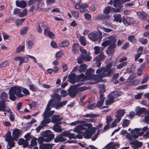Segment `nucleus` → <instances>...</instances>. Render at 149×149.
I'll return each instance as SVG.
<instances>
[{"instance_id":"obj_61","label":"nucleus","mask_w":149,"mask_h":149,"mask_svg":"<svg viewBox=\"0 0 149 149\" xmlns=\"http://www.w3.org/2000/svg\"><path fill=\"white\" fill-rule=\"evenodd\" d=\"M97 116L95 114H87L83 115V117H90V118H95Z\"/></svg>"},{"instance_id":"obj_32","label":"nucleus","mask_w":149,"mask_h":149,"mask_svg":"<svg viewBox=\"0 0 149 149\" xmlns=\"http://www.w3.org/2000/svg\"><path fill=\"white\" fill-rule=\"evenodd\" d=\"M82 134H83V136L85 139H90L92 136L90 134L89 130H86L84 132H83V133Z\"/></svg>"},{"instance_id":"obj_58","label":"nucleus","mask_w":149,"mask_h":149,"mask_svg":"<svg viewBox=\"0 0 149 149\" xmlns=\"http://www.w3.org/2000/svg\"><path fill=\"white\" fill-rule=\"evenodd\" d=\"M113 144V142H110L108 143L105 147H104L103 149H111L113 148L112 145Z\"/></svg>"},{"instance_id":"obj_3","label":"nucleus","mask_w":149,"mask_h":149,"mask_svg":"<svg viewBox=\"0 0 149 149\" xmlns=\"http://www.w3.org/2000/svg\"><path fill=\"white\" fill-rule=\"evenodd\" d=\"M105 39L107 40L104 41L102 44V45L106 47L109 45H116V43L117 39L114 36H111L106 38Z\"/></svg>"},{"instance_id":"obj_46","label":"nucleus","mask_w":149,"mask_h":149,"mask_svg":"<svg viewBox=\"0 0 149 149\" xmlns=\"http://www.w3.org/2000/svg\"><path fill=\"white\" fill-rule=\"evenodd\" d=\"M85 41L86 40L84 36H82L80 37L79 39V41L81 44L84 46H85L86 45V43Z\"/></svg>"},{"instance_id":"obj_45","label":"nucleus","mask_w":149,"mask_h":149,"mask_svg":"<svg viewBox=\"0 0 149 149\" xmlns=\"http://www.w3.org/2000/svg\"><path fill=\"white\" fill-rule=\"evenodd\" d=\"M130 123V120L127 119H125L124 120L122 123V126L123 127H125L127 126Z\"/></svg>"},{"instance_id":"obj_1","label":"nucleus","mask_w":149,"mask_h":149,"mask_svg":"<svg viewBox=\"0 0 149 149\" xmlns=\"http://www.w3.org/2000/svg\"><path fill=\"white\" fill-rule=\"evenodd\" d=\"M84 84V83L80 82L74 85L71 86L67 90L68 95L70 97L73 98L76 97L77 94L78 93L77 87H79Z\"/></svg>"},{"instance_id":"obj_21","label":"nucleus","mask_w":149,"mask_h":149,"mask_svg":"<svg viewBox=\"0 0 149 149\" xmlns=\"http://www.w3.org/2000/svg\"><path fill=\"white\" fill-rule=\"evenodd\" d=\"M66 139L63 138L61 134L57 136L56 138L54 139L55 143H57L59 142H63L66 140Z\"/></svg>"},{"instance_id":"obj_31","label":"nucleus","mask_w":149,"mask_h":149,"mask_svg":"<svg viewBox=\"0 0 149 149\" xmlns=\"http://www.w3.org/2000/svg\"><path fill=\"white\" fill-rule=\"evenodd\" d=\"M85 59L84 55L81 54L77 59L78 61L77 63L79 64L82 63Z\"/></svg>"},{"instance_id":"obj_22","label":"nucleus","mask_w":149,"mask_h":149,"mask_svg":"<svg viewBox=\"0 0 149 149\" xmlns=\"http://www.w3.org/2000/svg\"><path fill=\"white\" fill-rule=\"evenodd\" d=\"M125 111L124 109H119L116 113L115 117L116 118H121L124 115Z\"/></svg>"},{"instance_id":"obj_12","label":"nucleus","mask_w":149,"mask_h":149,"mask_svg":"<svg viewBox=\"0 0 149 149\" xmlns=\"http://www.w3.org/2000/svg\"><path fill=\"white\" fill-rule=\"evenodd\" d=\"M109 45L107 49L106 53L108 55H111L114 54L116 45Z\"/></svg>"},{"instance_id":"obj_23","label":"nucleus","mask_w":149,"mask_h":149,"mask_svg":"<svg viewBox=\"0 0 149 149\" xmlns=\"http://www.w3.org/2000/svg\"><path fill=\"white\" fill-rule=\"evenodd\" d=\"M16 3L17 6L23 8L25 7L27 5L26 2L25 1H16Z\"/></svg>"},{"instance_id":"obj_19","label":"nucleus","mask_w":149,"mask_h":149,"mask_svg":"<svg viewBox=\"0 0 149 149\" xmlns=\"http://www.w3.org/2000/svg\"><path fill=\"white\" fill-rule=\"evenodd\" d=\"M20 132V130L18 129H15L13 130V140L16 141L17 140L19 136Z\"/></svg>"},{"instance_id":"obj_34","label":"nucleus","mask_w":149,"mask_h":149,"mask_svg":"<svg viewBox=\"0 0 149 149\" xmlns=\"http://www.w3.org/2000/svg\"><path fill=\"white\" fill-rule=\"evenodd\" d=\"M52 97H53L52 100H54V102H55V100H57V101H60L61 100V96L57 93H55Z\"/></svg>"},{"instance_id":"obj_53","label":"nucleus","mask_w":149,"mask_h":149,"mask_svg":"<svg viewBox=\"0 0 149 149\" xmlns=\"http://www.w3.org/2000/svg\"><path fill=\"white\" fill-rule=\"evenodd\" d=\"M81 128L80 127V125L77 126L74 129V132H75L79 134L83 133V132L80 131Z\"/></svg>"},{"instance_id":"obj_63","label":"nucleus","mask_w":149,"mask_h":149,"mask_svg":"<svg viewBox=\"0 0 149 149\" xmlns=\"http://www.w3.org/2000/svg\"><path fill=\"white\" fill-rule=\"evenodd\" d=\"M15 115L13 113V112H11L9 116V119L10 121L12 122H13L15 120Z\"/></svg>"},{"instance_id":"obj_59","label":"nucleus","mask_w":149,"mask_h":149,"mask_svg":"<svg viewBox=\"0 0 149 149\" xmlns=\"http://www.w3.org/2000/svg\"><path fill=\"white\" fill-rule=\"evenodd\" d=\"M121 92L119 91H115L112 93V94H113L115 98L119 97L121 95Z\"/></svg>"},{"instance_id":"obj_24","label":"nucleus","mask_w":149,"mask_h":149,"mask_svg":"<svg viewBox=\"0 0 149 149\" xmlns=\"http://www.w3.org/2000/svg\"><path fill=\"white\" fill-rule=\"evenodd\" d=\"M59 116L58 115H54L52 118V121L53 123H57L61 121L63 119L62 117H59Z\"/></svg>"},{"instance_id":"obj_40","label":"nucleus","mask_w":149,"mask_h":149,"mask_svg":"<svg viewBox=\"0 0 149 149\" xmlns=\"http://www.w3.org/2000/svg\"><path fill=\"white\" fill-rule=\"evenodd\" d=\"M11 133L10 132L8 131L6 135L5 136V137H6V140H13V138L11 135Z\"/></svg>"},{"instance_id":"obj_10","label":"nucleus","mask_w":149,"mask_h":149,"mask_svg":"<svg viewBox=\"0 0 149 149\" xmlns=\"http://www.w3.org/2000/svg\"><path fill=\"white\" fill-rule=\"evenodd\" d=\"M130 144L134 149H137L141 147L143 145V143L141 142H139L137 140H135L134 141H131L130 142Z\"/></svg>"},{"instance_id":"obj_16","label":"nucleus","mask_w":149,"mask_h":149,"mask_svg":"<svg viewBox=\"0 0 149 149\" xmlns=\"http://www.w3.org/2000/svg\"><path fill=\"white\" fill-rule=\"evenodd\" d=\"M137 15L139 18L141 19H142L144 20L148 21V16L146 13L144 12H138L137 13Z\"/></svg>"},{"instance_id":"obj_39","label":"nucleus","mask_w":149,"mask_h":149,"mask_svg":"<svg viewBox=\"0 0 149 149\" xmlns=\"http://www.w3.org/2000/svg\"><path fill=\"white\" fill-rule=\"evenodd\" d=\"M113 8L109 6H107L105 7L103 12L104 14H108L110 13L111 9H113Z\"/></svg>"},{"instance_id":"obj_6","label":"nucleus","mask_w":149,"mask_h":149,"mask_svg":"<svg viewBox=\"0 0 149 149\" xmlns=\"http://www.w3.org/2000/svg\"><path fill=\"white\" fill-rule=\"evenodd\" d=\"M113 6L117 8H113V11L115 13H120L121 9L123 8V6L121 3L120 1H113ZM123 3L127 1H122Z\"/></svg>"},{"instance_id":"obj_62","label":"nucleus","mask_w":149,"mask_h":149,"mask_svg":"<svg viewBox=\"0 0 149 149\" xmlns=\"http://www.w3.org/2000/svg\"><path fill=\"white\" fill-rule=\"evenodd\" d=\"M61 96L64 97L67 96L68 95V93L65 90H62L61 92Z\"/></svg>"},{"instance_id":"obj_60","label":"nucleus","mask_w":149,"mask_h":149,"mask_svg":"<svg viewBox=\"0 0 149 149\" xmlns=\"http://www.w3.org/2000/svg\"><path fill=\"white\" fill-rule=\"evenodd\" d=\"M63 55V52L60 51L58 52L56 54L55 57L56 58H60L62 57Z\"/></svg>"},{"instance_id":"obj_47","label":"nucleus","mask_w":149,"mask_h":149,"mask_svg":"<svg viewBox=\"0 0 149 149\" xmlns=\"http://www.w3.org/2000/svg\"><path fill=\"white\" fill-rule=\"evenodd\" d=\"M46 139L45 137L40 136L38 139V142L40 145L43 144V141L46 142Z\"/></svg>"},{"instance_id":"obj_5","label":"nucleus","mask_w":149,"mask_h":149,"mask_svg":"<svg viewBox=\"0 0 149 149\" xmlns=\"http://www.w3.org/2000/svg\"><path fill=\"white\" fill-rule=\"evenodd\" d=\"M10 90L15 93L18 97H22L24 96V94L21 93L22 87L21 86L16 85L11 87Z\"/></svg>"},{"instance_id":"obj_13","label":"nucleus","mask_w":149,"mask_h":149,"mask_svg":"<svg viewBox=\"0 0 149 149\" xmlns=\"http://www.w3.org/2000/svg\"><path fill=\"white\" fill-rule=\"evenodd\" d=\"M44 34L45 36H48L51 39L54 38L55 36L54 33L50 31L49 27H47L45 29L44 31Z\"/></svg>"},{"instance_id":"obj_35","label":"nucleus","mask_w":149,"mask_h":149,"mask_svg":"<svg viewBox=\"0 0 149 149\" xmlns=\"http://www.w3.org/2000/svg\"><path fill=\"white\" fill-rule=\"evenodd\" d=\"M8 94L9 95V99L12 101H15L16 99V97L15 95V94L10 90H9Z\"/></svg>"},{"instance_id":"obj_20","label":"nucleus","mask_w":149,"mask_h":149,"mask_svg":"<svg viewBox=\"0 0 149 149\" xmlns=\"http://www.w3.org/2000/svg\"><path fill=\"white\" fill-rule=\"evenodd\" d=\"M54 144L50 143H45L40 145L39 148L40 149H52Z\"/></svg>"},{"instance_id":"obj_56","label":"nucleus","mask_w":149,"mask_h":149,"mask_svg":"<svg viewBox=\"0 0 149 149\" xmlns=\"http://www.w3.org/2000/svg\"><path fill=\"white\" fill-rule=\"evenodd\" d=\"M71 14L73 17L77 18L79 17V13L78 12L74 11H72Z\"/></svg>"},{"instance_id":"obj_36","label":"nucleus","mask_w":149,"mask_h":149,"mask_svg":"<svg viewBox=\"0 0 149 149\" xmlns=\"http://www.w3.org/2000/svg\"><path fill=\"white\" fill-rule=\"evenodd\" d=\"M128 40L133 44L137 42L135 36L133 35L129 36L128 37Z\"/></svg>"},{"instance_id":"obj_49","label":"nucleus","mask_w":149,"mask_h":149,"mask_svg":"<svg viewBox=\"0 0 149 149\" xmlns=\"http://www.w3.org/2000/svg\"><path fill=\"white\" fill-rule=\"evenodd\" d=\"M96 106L95 103L88 104L86 105V108L88 109L93 110L95 108Z\"/></svg>"},{"instance_id":"obj_57","label":"nucleus","mask_w":149,"mask_h":149,"mask_svg":"<svg viewBox=\"0 0 149 149\" xmlns=\"http://www.w3.org/2000/svg\"><path fill=\"white\" fill-rule=\"evenodd\" d=\"M29 87L30 89L33 92H36L37 91V89L36 86L34 84L29 85Z\"/></svg>"},{"instance_id":"obj_25","label":"nucleus","mask_w":149,"mask_h":149,"mask_svg":"<svg viewBox=\"0 0 149 149\" xmlns=\"http://www.w3.org/2000/svg\"><path fill=\"white\" fill-rule=\"evenodd\" d=\"M93 71L91 68H90L87 70L85 74L87 79H92L93 76L92 72Z\"/></svg>"},{"instance_id":"obj_43","label":"nucleus","mask_w":149,"mask_h":149,"mask_svg":"<svg viewBox=\"0 0 149 149\" xmlns=\"http://www.w3.org/2000/svg\"><path fill=\"white\" fill-rule=\"evenodd\" d=\"M28 29L29 27L28 26L24 27L20 30V33L21 34L23 35H24L27 33Z\"/></svg>"},{"instance_id":"obj_11","label":"nucleus","mask_w":149,"mask_h":149,"mask_svg":"<svg viewBox=\"0 0 149 149\" xmlns=\"http://www.w3.org/2000/svg\"><path fill=\"white\" fill-rule=\"evenodd\" d=\"M56 102H54L52 104V105L56 109H58L59 108L65 105L68 102V101L66 100L62 101H58L57 102H56Z\"/></svg>"},{"instance_id":"obj_48","label":"nucleus","mask_w":149,"mask_h":149,"mask_svg":"<svg viewBox=\"0 0 149 149\" xmlns=\"http://www.w3.org/2000/svg\"><path fill=\"white\" fill-rule=\"evenodd\" d=\"M138 40L141 43L144 45L147 44L148 42L146 39H144L143 38H139L138 39Z\"/></svg>"},{"instance_id":"obj_54","label":"nucleus","mask_w":149,"mask_h":149,"mask_svg":"<svg viewBox=\"0 0 149 149\" xmlns=\"http://www.w3.org/2000/svg\"><path fill=\"white\" fill-rule=\"evenodd\" d=\"M37 139L36 138H33L31 141V145L33 146H36L37 144Z\"/></svg>"},{"instance_id":"obj_28","label":"nucleus","mask_w":149,"mask_h":149,"mask_svg":"<svg viewBox=\"0 0 149 149\" xmlns=\"http://www.w3.org/2000/svg\"><path fill=\"white\" fill-rule=\"evenodd\" d=\"M6 107V101L4 100L0 101V111L5 112Z\"/></svg>"},{"instance_id":"obj_33","label":"nucleus","mask_w":149,"mask_h":149,"mask_svg":"<svg viewBox=\"0 0 149 149\" xmlns=\"http://www.w3.org/2000/svg\"><path fill=\"white\" fill-rule=\"evenodd\" d=\"M105 58V56L104 55V53L103 52H101L100 54L95 58V61H102Z\"/></svg>"},{"instance_id":"obj_30","label":"nucleus","mask_w":149,"mask_h":149,"mask_svg":"<svg viewBox=\"0 0 149 149\" xmlns=\"http://www.w3.org/2000/svg\"><path fill=\"white\" fill-rule=\"evenodd\" d=\"M70 45V42L68 40H63L61 43H60L59 46L61 47H63L69 46Z\"/></svg>"},{"instance_id":"obj_37","label":"nucleus","mask_w":149,"mask_h":149,"mask_svg":"<svg viewBox=\"0 0 149 149\" xmlns=\"http://www.w3.org/2000/svg\"><path fill=\"white\" fill-rule=\"evenodd\" d=\"M24 45H19V46L17 48L16 50V52L17 53H19L21 52H24L25 49Z\"/></svg>"},{"instance_id":"obj_14","label":"nucleus","mask_w":149,"mask_h":149,"mask_svg":"<svg viewBox=\"0 0 149 149\" xmlns=\"http://www.w3.org/2000/svg\"><path fill=\"white\" fill-rule=\"evenodd\" d=\"M147 109L144 107L141 108L139 107H137L136 109V115L138 116H140L141 114L146 113Z\"/></svg>"},{"instance_id":"obj_42","label":"nucleus","mask_w":149,"mask_h":149,"mask_svg":"<svg viewBox=\"0 0 149 149\" xmlns=\"http://www.w3.org/2000/svg\"><path fill=\"white\" fill-rule=\"evenodd\" d=\"M112 66V64L111 63H109L106 65V68L104 67H103V68L104 70V72H104V74H106L107 73L110 69L111 68Z\"/></svg>"},{"instance_id":"obj_50","label":"nucleus","mask_w":149,"mask_h":149,"mask_svg":"<svg viewBox=\"0 0 149 149\" xmlns=\"http://www.w3.org/2000/svg\"><path fill=\"white\" fill-rule=\"evenodd\" d=\"M88 89V88L86 86H83L78 88L77 87V89L78 93L79 92H82Z\"/></svg>"},{"instance_id":"obj_15","label":"nucleus","mask_w":149,"mask_h":149,"mask_svg":"<svg viewBox=\"0 0 149 149\" xmlns=\"http://www.w3.org/2000/svg\"><path fill=\"white\" fill-rule=\"evenodd\" d=\"M114 70L115 69L113 68L111 69L110 68L106 74H104V72H102L99 75V77L102 78L105 77H110L111 74L114 72Z\"/></svg>"},{"instance_id":"obj_41","label":"nucleus","mask_w":149,"mask_h":149,"mask_svg":"<svg viewBox=\"0 0 149 149\" xmlns=\"http://www.w3.org/2000/svg\"><path fill=\"white\" fill-rule=\"evenodd\" d=\"M0 97L1 100H4L5 101L8 98V94L5 92H3L1 93Z\"/></svg>"},{"instance_id":"obj_29","label":"nucleus","mask_w":149,"mask_h":149,"mask_svg":"<svg viewBox=\"0 0 149 149\" xmlns=\"http://www.w3.org/2000/svg\"><path fill=\"white\" fill-rule=\"evenodd\" d=\"M45 22L41 21L38 23V27L37 28V31L39 33H41L42 32V30L41 27H45L46 26L45 24Z\"/></svg>"},{"instance_id":"obj_51","label":"nucleus","mask_w":149,"mask_h":149,"mask_svg":"<svg viewBox=\"0 0 149 149\" xmlns=\"http://www.w3.org/2000/svg\"><path fill=\"white\" fill-rule=\"evenodd\" d=\"M27 14V11L26 9H25L23 10V11L22 12H20V13L19 15V16L20 17H24V16L26 15Z\"/></svg>"},{"instance_id":"obj_7","label":"nucleus","mask_w":149,"mask_h":149,"mask_svg":"<svg viewBox=\"0 0 149 149\" xmlns=\"http://www.w3.org/2000/svg\"><path fill=\"white\" fill-rule=\"evenodd\" d=\"M87 66L85 64H82L79 66L77 65L74 67L72 71L80 73L84 72L87 69Z\"/></svg>"},{"instance_id":"obj_2","label":"nucleus","mask_w":149,"mask_h":149,"mask_svg":"<svg viewBox=\"0 0 149 149\" xmlns=\"http://www.w3.org/2000/svg\"><path fill=\"white\" fill-rule=\"evenodd\" d=\"M98 32H96L89 33L88 36V38L93 41L99 40L101 41L102 38V33L98 29Z\"/></svg>"},{"instance_id":"obj_64","label":"nucleus","mask_w":149,"mask_h":149,"mask_svg":"<svg viewBox=\"0 0 149 149\" xmlns=\"http://www.w3.org/2000/svg\"><path fill=\"white\" fill-rule=\"evenodd\" d=\"M94 49L95 50L94 54H98L100 53V48L98 46H95L94 47Z\"/></svg>"},{"instance_id":"obj_52","label":"nucleus","mask_w":149,"mask_h":149,"mask_svg":"<svg viewBox=\"0 0 149 149\" xmlns=\"http://www.w3.org/2000/svg\"><path fill=\"white\" fill-rule=\"evenodd\" d=\"M13 140L6 141L8 142V145L10 147H13L15 146V143L13 141Z\"/></svg>"},{"instance_id":"obj_8","label":"nucleus","mask_w":149,"mask_h":149,"mask_svg":"<svg viewBox=\"0 0 149 149\" xmlns=\"http://www.w3.org/2000/svg\"><path fill=\"white\" fill-rule=\"evenodd\" d=\"M122 19L123 23L126 26L133 25L135 22L134 18L131 17H127L125 18L123 16L122 17Z\"/></svg>"},{"instance_id":"obj_27","label":"nucleus","mask_w":149,"mask_h":149,"mask_svg":"<svg viewBox=\"0 0 149 149\" xmlns=\"http://www.w3.org/2000/svg\"><path fill=\"white\" fill-rule=\"evenodd\" d=\"M61 127L58 124H56L53 127V129L56 132H61L63 131V130Z\"/></svg>"},{"instance_id":"obj_9","label":"nucleus","mask_w":149,"mask_h":149,"mask_svg":"<svg viewBox=\"0 0 149 149\" xmlns=\"http://www.w3.org/2000/svg\"><path fill=\"white\" fill-rule=\"evenodd\" d=\"M68 81L72 84H74L75 82H78L77 79V75L74 73L69 74L68 77Z\"/></svg>"},{"instance_id":"obj_4","label":"nucleus","mask_w":149,"mask_h":149,"mask_svg":"<svg viewBox=\"0 0 149 149\" xmlns=\"http://www.w3.org/2000/svg\"><path fill=\"white\" fill-rule=\"evenodd\" d=\"M42 136L46 139V142H48L52 140L54 138L55 135L50 130L45 131L42 133Z\"/></svg>"},{"instance_id":"obj_26","label":"nucleus","mask_w":149,"mask_h":149,"mask_svg":"<svg viewBox=\"0 0 149 149\" xmlns=\"http://www.w3.org/2000/svg\"><path fill=\"white\" fill-rule=\"evenodd\" d=\"M113 17L114 18V19L113 20L114 21L116 22H119L120 23H121L122 20L120 14H116L114 15Z\"/></svg>"},{"instance_id":"obj_55","label":"nucleus","mask_w":149,"mask_h":149,"mask_svg":"<svg viewBox=\"0 0 149 149\" xmlns=\"http://www.w3.org/2000/svg\"><path fill=\"white\" fill-rule=\"evenodd\" d=\"M22 93L25 95V96L29 95L30 94L29 91L26 88H22Z\"/></svg>"},{"instance_id":"obj_18","label":"nucleus","mask_w":149,"mask_h":149,"mask_svg":"<svg viewBox=\"0 0 149 149\" xmlns=\"http://www.w3.org/2000/svg\"><path fill=\"white\" fill-rule=\"evenodd\" d=\"M110 17L109 15H105L102 13L99 14L95 17V19L97 20H103L104 19H108Z\"/></svg>"},{"instance_id":"obj_44","label":"nucleus","mask_w":149,"mask_h":149,"mask_svg":"<svg viewBox=\"0 0 149 149\" xmlns=\"http://www.w3.org/2000/svg\"><path fill=\"white\" fill-rule=\"evenodd\" d=\"M26 45L27 48L29 49H30L33 46L34 44L32 41L29 40L26 42Z\"/></svg>"},{"instance_id":"obj_38","label":"nucleus","mask_w":149,"mask_h":149,"mask_svg":"<svg viewBox=\"0 0 149 149\" xmlns=\"http://www.w3.org/2000/svg\"><path fill=\"white\" fill-rule=\"evenodd\" d=\"M77 75V79H78V82L80 80H81L82 81H84L87 78L86 76L83 74H81L79 75Z\"/></svg>"},{"instance_id":"obj_17","label":"nucleus","mask_w":149,"mask_h":149,"mask_svg":"<svg viewBox=\"0 0 149 149\" xmlns=\"http://www.w3.org/2000/svg\"><path fill=\"white\" fill-rule=\"evenodd\" d=\"M79 49V45L78 43H75L72 45V50L74 54L78 53Z\"/></svg>"}]
</instances>
